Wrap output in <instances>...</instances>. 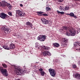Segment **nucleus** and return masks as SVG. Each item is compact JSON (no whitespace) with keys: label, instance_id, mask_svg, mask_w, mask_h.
<instances>
[{"label":"nucleus","instance_id":"obj_1","mask_svg":"<svg viewBox=\"0 0 80 80\" xmlns=\"http://www.w3.org/2000/svg\"><path fill=\"white\" fill-rule=\"evenodd\" d=\"M14 72L18 75H21L22 74V71L21 70V67L19 66H14Z\"/></svg>","mask_w":80,"mask_h":80},{"label":"nucleus","instance_id":"obj_2","mask_svg":"<svg viewBox=\"0 0 80 80\" xmlns=\"http://www.w3.org/2000/svg\"><path fill=\"white\" fill-rule=\"evenodd\" d=\"M0 70L1 72H2V73L3 75L5 77L8 76V72L6 69L0 68Z\"/></svg>","mask_w":80,"mask_h":80},{"label":"nucleus","instance_id":"obj_3","mask_svg":"<svg viewBox=\"0 0 80 80\" xmlns=\"http://www.w3.org/2000/svg\"><path fill=\"white\" fill-rule=\"evenodd\" d=\"M50 74L52 77H55L56 75V72L55 70L53 69L50 68L48 69Z\"/></svg>","mask_w":80,"mask_h":80},{"label":"nucleus","instance_id":"obj_4","mask_svg":"<svg viewBox=\"0 0 80 80\" xmlns=\"http://www.w3.org/2000/svg\"><path fill=\"white\" fill-rule=\"evenodd\" d=\"M46 38V36L44 35H40L38 37V39L40 41L42 42L45 41Z\"/></svg>","mask_w":80,"mask_h":80},{"label":"nucleus","instance_id":"obj_5","mask_svg":"<svg viewBox=\"0 0 80 80\" xmlns=\"http://www.w3.org/2000/svg\"><path fill=\"white\" fill-rule=\"evenodd\" d=\"M2 29L4 31L5 33H10L11 32V30L10 29L8 28L7 27H4L2 28Z\"/></svg>","mask_w":80,"mask_h":80},{"label":"nucleus","instance_id":"obj_6","mask_svg":"<svg viewBox=\"0 0 80 80\" xmlns=\"http://www.w3.org/2000/svg\"><path fill=\"white\" fill-rule=\"evenodd\" d=\"M16 13L19 15L20 17H24L26 15L25 13L22 12L21 11L19 10L17 11Z\"/></svg>","mask_w":80,"mask_h":80},{"label":"nucleus","instance_id":"obj_7","mask_svg":"<svg viewBox=\"0 0 80 80\" xmlns=\"http://www.w3.org/2000/svg\"><path fill=\"white\" fill-rule=\"evenodd\" d=\"M73 28H72V29H69V32L71 33V35L72 36H75V34L76 33V31L75 30L73 31Z\"/></svg>","mask_w":80,"mask_h":80},{"label":"nucleus","instance_id":"obj_8","mask_svg":"<svg viewBox=\"0 0 80 80\" xmlns=\"http://www.w3.org/2000/svg\"><path fill=\"white\" fill-rule=\"evenodd\" d=\"M42 54L44 56H46L47 55L51 56V54L48 51H45L42 52Z\"/></svg>","mask_w":80,"mask_h":80},{"label":"nucleus","instance_id":"obj_9","mask_svg":"<svg viewBox=\"0 0 80 80\" xmlns=\"http://www.w3.org/2000/svg\"><path fill=\"white\" fill-rule=\"evenodd\" d=\"M41 21L45 24H47L49 22L48 20H46L44 18H42L41 19Z\"/></svg>","mask_w":80,"mask_h":80},{"label":"nucleus","instance_id":"obj_10","mask_svg":"<svg viewBox=\"0 0 80 80\" xmlns=\"http://www.w3.org/2000/svg\"><path fill=\"white\" fill-rule=\"evenodd\" d=\"M8 16V15L6 14L5 13L2 12L0 14V17L2 18L5 19Z\"/></svg>","mask_w":80,"mask_h":80},{"label":"nucleus","instance_id":"obj_11","mask_svg":"<svg viewBox=\"0 0 80 80\" xmlns=\"http://www.w3.org/2000/svg\"><path fill=\"white\" fill-rule=\"evenodd\" d=\"M74 46L76 48L80 47V43L79 42H76L74 43Z\"/></svg>","mask_w":80,"mask_h":80},{"label":"nucleus","instance_id":"obj_12","mask_svg":"<svg viewBox=\"0 0 80 80\" xmlns=\"http://www.w3.org/2000/svg\"><path fill=\"white\" fill-rule=\"evenodd\" d=\"M4 3L5 4V5L6 6H8V8H12V6L11 5L10 3H9L8 2H4Z\"/></svg>","mask_w":80,"mask_h":80},{"label":"nucleus","instance_id":"obj_13","mask_svg":"<svg viewBox=\"0 0 80 80\" xmlns=\"http://www.w3.org/2000/svg\"><path fill=\"white\" fill-rule=\"evenodd\" d=\"M10 49H13L15 48V46L14 44L11 43L9 46Z\"/></svg>","mask_w":80,"mask_h":80},{"label":"nucleus","instance_id":"obj_14","mask_svg":"<svg viewBox=\"0 0 80 80\" xmlns=\"http://www.w3.org/2000/svg\"><path fill=\"white\" fill-rule=\"evenodd\" d=\"M0 6H1L2 7H5V2H0Z\"/></svg>","mask_w":80,"mask_h":80},{"label":"nucleus","instance_id":"obj_15","mask_svg":"<svg viewBox=\"0 0 80 80\" xmlns=\"http://www.w3.org/2000/svg\"><path fill=\"white\" fill-rule=\"evenodd\" d=\"M75 77L76 78L80 79V74L78 73H76L75 75Z\"/></svg>","mask_w":80,"mask_h":80},{"label":"nucleus","instance_id":"obj_16","mask_svg":"<svg viewBox=\"0 0 80 80\" xmlns=\"http://www.w3.org/2000/svg\"><path fill=\"white\" fill-rule=\"evenodd\" d=\"M2 47L3 48H4L5 49H7L8 50H9L10 48H8V46L7 45H4L2 46Z\"/></svg>","mask_w":80,"mask_h":80},{"label":"nucleus","instance_id":"obj_17","mask_svg":"<svg viewBox=\"0 0 80 80\" xmlns=\"http://www.w3.org/2000/svg\"><path fill=\"white\" fill-rule=\"evenodd\" d=\"M63 30L67 31H68V28L67 26H64L63 27V28L62 29V31H63Z\"/></svg>","mask_w":80,"mask_h":80},{"label":"nucleus","instance_id":"obj_18","mask_svg":"<svg viewBox=\"0 0 80 80\" xmlns=\"http://www.w3.org/2000/svg\"><path fill=\"white\" fill-rule=\"evenodd\" d=\"M53 46L54 48H58L59 46V44L57 43H53Z\"/></svg>","mask_w":80,"mask_h":80},{"label":"nucleus","instance_id":"obj_19","mask_svg":"<svg viewBox=\"0 0 80 80\" xmlns=\"http://www.w3.org/2000/svg\"><path fill=\"white\" fill-rule=\"evenodd\" d=\"M59 8L60 10L61 11H64L65 12V11L64 10V8L62 6H60L59 7Z\"/></svg>","mask_w":80,"mask_h":80},{"label":"nucleus","instance_id":"obj_20","mask_svg":"<svg viewBox=\"0 0 80 80\" xmlns=\"http://www.w3.org/2000/svg\"><path fill=\"white\" fill-rule=\"evenodd\" d=\"M37 13H38V15L39 16H42V14L43 13V12H37Z\"/></svg>","mask_w":80,"mask_h":80},{"label":"nucleus","instance_id":"obj_21","mask_svg":"<svg viewBox=\"0 0 80 80\" xmlns=\"http://www.w3.org/2000/svg\"><path fill=\"white\" fill-rule=\"evenodd\" d=\"M66 43L65 42H62L61 43V45L62 47H65Z\"/></svg>","mask_w":80,"mask_h":80},{"label":"nucleus","instance_id":"obj_22","mask_svg":"<svg viewBox=\"0 0 80 80\" xmlns=\"http://www.w3.org/2000/svg\"><path fill=\"white\" fill-rule=\"evenodd\" d=\"M40 73H41V75L42 76H44V75L45 74V72L43 71L40 72Z\"/></svg>","mask_w":80,"mask_h":80},{"label":"nucleus","instance_id":"obj_23","mask_svg":"<svg viewBox=\"0 0 80 80\" xmlns=\"http://www.w3.org/2000/svg\"><path fill=\"white\" fill-rule=\"evenodd\" d=\"M69 7L68 6H65L64 8V10L67 11L69 10Z\"/></svg>","mask_w":80,"mask_h":80},{"label":"nucleus","instance_id":"obj_24","mask_svg":"<svg viewBox=\"0 0 80 80\" xmlns=\"http://www.w3.org/2000/svg\"><path fill=\"white\" fill-rule=\"evenodd\" d=\"M68 41V40L67 38H63V42H64L65 43H66Z\"/></svg>","mask_w":80,"mask_h":80},{"label":"nucleus","instance_id":"obj_25","mask_svg":"<svg viewBox=\"0 0 80 80\" xmlns=\"http://www.w3.org/2000/svg\"><path fill=\"white\" fill-rule=\"evenodd\" d=\"M68 15H69V16H70L71 17H73V16L74 15V14L73 12L70 13V14H68Z\"/></svg>","mask_w":80,"mask_h":80},{"label":"nucleus","instance_id":"obj_26","mask_svg":"<svg viewBox=\"0 0 80 80\" xmlns=\"http://www.w3.org/2000/svg\"><path fill=\"white\" fill-rule=\"evenodd\" d=\"M46 10L47 11H48L49 10H51V8L48 7H46Z\"/></svg>","mask_w":80,"mask_h":80},{"label":"nucleus","instance_id":"obj_27","mask_svg":"<svg viewBox=\"0 0 80 80\" xmlns=\"http://www.w3.org/2000/svg\"><path fill=\"white\" fill-rule=\"evenodd\" d=\"M2 66H3V67L4 68H7V66L5 64H2Z\"/></svg>","mask_w":80,"mask_h":80},{"label":"nucleus","instance_id":"obj_28","mask_svg":"<svg viewBox=\"0 0 80 80\" xmlns=\"http://www.w3.org/2000/svg\"><path fill=\"white\" fill-rule=\"evenodd\" d=\"M39 47H40V46L38 45V44H36V48L39 49L40 48H39Z\"/></svg>","mask_w":80,"mask_h":80},{"label":"nucleus","instance_id":"obj_29","mask_svg":"<svg viewBox=\"0 0 80 80\" xmlns=\"http://www.w3.org/2000/svg\"><path fill=\"white\" fill-rule=\"evenodd\" d=\"M8 14H9L10 16H12V12H8Z\"/></svg>","mask_w":80,"mask_h":80},{"label":"nucleus","instance_id":"obj_30","mask_svg":"<svg viewBox=\"0 0 80 80\" xmlns=\"http://www.w3.org/2000/svg\"><path fill=\"white\" fill-rule=\"evenodd\" d=\"M50 49V48L48 47H46V48H45L44 49L46 50H48Z\"/></svg>","mask_w":80,"mask_h":80},{"label":"nucleus","instance_id":"obj_31","mask_svg":"<svg viewBox=\"0 0 80 80\" xmlns=\"http://www.w3.org/2000/svg\"><path fill=\"white\" fill-rule=\"evenodd\" d=\"M32 23H30V22H28L26 23L27 25H28V26H29V25H30Z\"/></svg>","mask_w":80,"mask_h":80},{"label":"nucleus","instance_id":"obj_32","mask_svg":"<svg viewBox=\"0 0 80 80\" xmlns=\"http://www.w3.org/2000/svg\"><path fill=\"white\" fill-rule=\"evenodd\" d=\"M43 71V69L42 68H40V69H39V72H42Z\"/></svg>","mask_w":80,"mask_h":80},{"label":"nucleus","instance_id":"obj_33","mask_svg":"<svg viewBox=\"0 0 80 80\" xmlns=\"http://www.w3.org/2000/svg\"><path fill=\"white\" fill-rule=\"evenodd\" d=\"M30 28H32V26H33V25L32 23L30 25H28Z\"/></svg>","mask_w":80,"mask_h":80},{"label":"nucleus","instance_id":"obj_34","mask_svg":"<svg viewBox=\"0 0 80 80\" xmlns=\"http://www.w3.org/2000/svg\"><path fill=\"white\" fill-rule=\"evenodd\" d=\"M42 16H48V15L46 13H44L42 14Z\"/></svg>","mask_w":80,"mask_h":80},{"label":"nucleus","instance_id":"obj_35","mask_svg":"<svg viewBox=\"0 0 80 80\" xmlns=\"http://www.w3.org/2000/svg\"><path fill=\"white\" fill-rule=\"evenodd\" d=\"M76 50L78 51L79 52H80V48H77L76 49Z\"/></svg>","mask_w":80,"mask_h":80},{"label":"nucleus","instance_id":"obj_36","mask_svg":"<svg viewBox=\"0 0 80 80\" xmlns=\"http://www.w3.org/2000/svg\"><path fill=\"white\" fill-rule=\"evenodd\" d=\"M77 67V66L75 65H72V68H75Z\"/></svg>","mask_w":80,"mask_h":80},{"label":"nucleus","instance_id":"obj_37","mask_svg":"<svg viewBox=\"0 0 80 80\" xmlns=\"http://www.w3.org/2000/svg\"><path fill=\"white\" fill-rule=\"evenodd\" d=\"M66 35L67 36H70V34L68 33V32H66Z\"/></svg>","mask_w":80,"mask_h":80},{"label":"nucleus","instance_id":"obj_38","mask_svg":"<svg viewBox=\"0 0 80 80\" xmlns=\"http://www.w3.org/2000/svg\"><path fill=\"white\" fill-rule=\"evenodd\" d=\"M41 47L42 48H44V49H45V48L46 47L44 45H42Z\"/></svg>","mask_w":80,"mask_h":80},{"label":"nucleus","instance_id":"obj_39","mask_svg":"<svg viewBox=\"0 0 80 80\" xmlns=\"http://www.w3.org/2000/svg\"><path fill=\"white\" fill-rule=\"evenodd\" d=\"M55 61H56V62L58 63L59 62V60H58L57 59H55Z\"/></svg>","mask_w":80,"mask_h":80},{"label":"nucleus","instance_id":"obj_40","mask_svg":"<svg viewBox=\"0 0 80 80\" xmlns=\"http://www.w3.org/2000/svg\"><path fill=\"white\" fill-rule=\"evenodd\" d=\"M58 2H63V0H58Z\"/></svg>","mask_w":80,"mask_h":80},{"label":"nucleus","instance_id":"obj_41","mask_svg":"<svg viewBox=\"0 0 80 80\" xmlns=\"http://www.w3.org/2000/svg\"><path fill=\"white\" fill-rule=\"evenodd\" d=\"M60 14H65V13L63 12L62 11L61 12Z\"/></svg>","mask_w":80,"mask_h":80},{"label":"nucleus","instance_id":"obj_42","mask_svg":"<svg viewBox=\"0 0 80 80\" xmlns=\"http://www.w3.org/2000/svg\"><path fill=\"white\" fill-rule=\"evenodd\" d=\"M72 17H73L74 18H77V16H75L74 15Z\"/></svg>","mask_w":80,"mask_h":80},{"label":"nucleus","instance_id":"obj_43","mask_svg":"<svg viewBox=\"0 0 80 80\" xmlns=\"http://www.w3.org/2000/svg\"><path fill=\"white\" fill-rule=\"evenodd\" d=\"M57 12L58 13V14H60L61 13V12L60 11H58V10H57Z\"/></svg>","mask_w":80,"mask_h":80},{"label":"nucleus","instance_id":"obj_44","mask_svg":"<svg viewBox=\"0 0 80 80\" xmlns=\"http://www.w3.org/2000/svg\"><path fill=\"white\" fill-rule=\"evenodd\" d=\"M74 1H79L80 2V0H73Z\"/></svg>","mask_w":80,"mask_h":80},{"label":"nucleus","instance_id":"obj_45","mask_svg":"<svg viewBox=\"0 0 80 80\" xmlns=\"http://www.w3.org/2000/svg\"><path fill=\"white\" fill-rule=\"evenodd\" d=\"M20 6L21 7H23V5L22 4H20Z\"/></svg>","mask_w":80,"mask_h":80},{"label":"nucleus","instance_id":"obj_46","mask_svg":"<svg viewBox=\"0 0 80 80\" xmlns=\"http://www.w3.org/2000/svg\"><path fill=\"white\" fill-rule=\"evenodd\" d=\"M78 65H80V61L78 63Z\"/></svg>","mask_w":80,"mask_h":80},{"label":"nucleus","instance_id":"obj_47","mask_svg":"<svg viewBox=\"0 0 80 80\" xmlns=\"http://www.w3.org/2000/svg\"><path fill=\"white\" fill-rule=\"evenodd\" d=\"M37 74L40 75V73L39 72H37Z\"/></svg>","mask_w":80,"mask_h":80},{"label":"nucleus","instance_id":"obj_48","mask_svg":"<svg viewBox=\"0 0 80 80\" xmlns=\"http://www.w3.org/2000/svg\"><path fill=\"white\" fill-rule=\"evenodd\" d=\"M15 80H20V79L19 78H18V79H16Z\"/></svg>","mask_w":80,"mask_h":80},{"label":"nucleus","instance_id":"obj_49","mask_svg":"<svg viewBox=\"0 0 80 80\" xmlns=\"http://www.w3.org/2000/svg\"><path fill=\"white\" fill-rule=\"evenodd\" d=\"M2 52V50H1L0 52Z\"/></svg>","mask_w":80,"mask_h":80}]
</instances>
